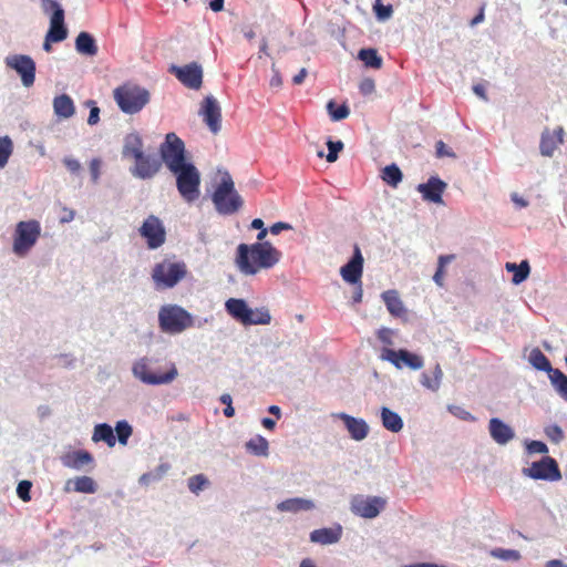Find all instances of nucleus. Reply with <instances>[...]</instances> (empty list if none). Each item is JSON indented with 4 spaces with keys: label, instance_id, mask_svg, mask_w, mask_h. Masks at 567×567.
I'll use <instances>...</instances> for the list:
<instances>
[{
    "label": "nucleus",
    "instance_id": "nucleus-19",
    "mask_svg": "<svg viewBox=\"0 0 567 567\" xmlns=\"http://www.w3.org/2000/svg\"><path fill=\"white\" fill-rule=\"evenodd\" d=\"M336 416L343 422L352 440L362 441L368 436L369 425L363 419H358L343 412L336 414Z\"/></svg>",
    "mask_w": 567,
    "mask_h": 567
},
{
    "label": "nucleus",
    "instance_id": "nucleus-55",
    "mask_svg": "<svg viewBox=\"0 0 567 567\" xmlns=\"http://www.w3.org/2000/svg\"><path fill=\"white\" fill-rule=\"evenodd\" d=\"M526 451L529 454H547L548 447L543 441H526Z\"/></svg>",
    "mask_w": 567,
    "mask_h": 567
},
{
    "label": "nucleus",
    "instance_id": "nucleus-33",
    "mask_svg": "<svg viewBox=\"0 0 567 567\" xmlns=\"http://www.w3.org/2000/svg\"><path fill=\"white\" fill-rule=\"evenodd\" d=\"M505 269L508 272H513L512 282L514 285H520L524 282L530 272V266L526 259L522 260L519 264L506 262Z\"/></svg>",
    "mask_w": 567,
    "mask_h": 567
},
{
    "label": "nucleus",
    "instance_id": "nucleus-45",
    "mask_svg": "<svg viewBox=\"0 0 567 567\" xmlns=\"http://www.w3.org/2000/svg\"><path fill=\"white\" fill-rule=\"evenodd\" d=\"M13 152V143L9 136L0 137V168H3Z\"/></svg>",
    "mask_w": 567,
    "mask_h": 567
},
{
    "label": "nucleus",
    "instance_id": "nucleus-49",
    "mask_svg": "<svg viewBox=\"0 0 567 567\" xmlns=\"http://www.w3.org/2000/svg\"><path fill=\"white\" fill-rule=\"evenodd\" d=\"M373 11L379 21H385L392 17L393 8L391 4H383L381 0H375Z\"/></svg>",
    "mask_w": 567,
    "mask_h": 567
},
{
    "label": "nucleus",
    "instance_id": "nucleus-15",
    "mask_svg": "<svg viewBox=\"0 0 567 567\" xmlns=\"http://www.w3.org/2000/svg\"><path fill=\"white\" fill-rule=\"evenodd\" d=\"M199 115L209 131L217 134L221 128V109L218 101L213 95H207L200 105Z\"/></svg>",
    "mask_w": 567,
    "mask_h": 567
},
{
    "label": "nucleus",
    "instance_id": "nucleus-39",
    "mask_svg": "<svg viewBox=\"0 0 567 567\" xmlns=\"http://www.w3.org/2000/svg\"><path fill=\"white\" fill-rule=\"evenodd\" d=\"M548 378L555 391L567 402V375L559 369H555Z\"/></svg>",
    "mask_w": 567,
    "mask_h": 567
},
{
    "label": "nucleus",
    "instance_id": "nucleus-31",
    "mask_svg": "<svg viewBox=\"0 0 567 567\" xmlns=\"http://www.w3.org/2000/svg\"><path fill=\"white\" fill-rule=\"evenodd\" d=\"M381 422L384 429L392 433H399L403 429L402 417L391 409L382 406L380 411Z\"/></svg>",
    "mask_w": 567,
    "mask_h": 567
},
{
    "label": "nucleus",
    "instance_id": "nucleus-23",
    "mask_svg": "<svg viewBox=\"0 0 567 567\" xmlns=\"http://www.w3.org/2000/svg\"><path fill=\"white\" fill-rule=\"evenodd\" d=\"M342 537V526L337 524L334 527H323L315 529L310 533L311 543L320 545H332L338 543Z\"/></svg>",
    "mask_w": 567,
    "mask_h": 567
},
{
    "label": "nucleus",
    "instance_id": "nucleus-37",
    "mask_svg": "<svg viewBox=\"0 0 567 567\" xmlns=\"http://www.w3.org/2000/svg\"><path fill=\"white\" fill-rule=\"evenodd\" d=\"M171 465L168 463H161L154 470L141 475L138 483L141 485H148L154 482H159L165 474L169 471Z\"/></svg>",
    "mask_w": 567,
    "mask_h": 567
},
{
    "label": "nucleus",
    "instance_id": "nucleus-7",
    "mask_svg": "<svg viewBox=\"0 0 567 567\" xmlns=\"http://www.w3.org/2000/svg\"><path fill=\"white\" fill-rule=\"evenodd\" d=\"M187 274L183 261L171 262L163 260L156 264L152 270V279L157 290L174 288Z\"/></svg>",
    "mask_w": 567,
    "mask_h": 567
},
{
    "label": "nucleus",
    "instance_id": "nucleus-47",
    "mask_svg": "<svg viewBox=\"0 0 567 567\" xmlns=\"http://www.w3.org/2000/svg\"><path fill=\"white\" fill-rule=\"evenodd\" d=\"M491 556L503 561H517L522 555L516 549L495 548L491 551Z\"/></svg>",
    "mask_w": 567,
    "mask_h": 567
},
{
    "label": "nucleus",
    "instance_id": "nucleus-50",
    "mask_svg": "<svg viewBox=\"0 0 567 567\" xmlns=\"http://www.w3.org/2000/svg\"><path fill=\"white\" fill-rule=\"evenodd\" d=\"M545 435L553 443L558 444L565 439L563 429L558 424H549L544 429Z\"/></svg>",
    "mask_w": 567,
    "mask_h": 567
},
{
    "label": "nucleus",
    "instance_id": "nucleus-62",
    "mask_svg": "<svg viewBox=\"0 0 567 567\" xmlns=\"http://www.w3.org/2000/svg\"><path fill=\"white\" fill-rule=\"evenodd\" d=\"M359 89H360L361 94L370 95L371 93L374 92V89H375L374 81L370 78H367L361 81Z\"/></svg>",
    "mask_w": 567,
    "mask_h": 567
},
{
    "label": "nucleus",
    "instance_id": "nucleus-52",
    "mask_svg": "<svg viewBox=\"0 0 567 567\" xmlns=\"http://www.w3.org/2000/svg\"><path fill=\"white\" fill-rule=\"evenodd\" d=\"M328 154L326 156L327 162L333 163L337 161L339 153L343 150V143L341 141H327Z\"/></svg>",
    "mask_w": 567,
    "mask_h": 567
},
{
    "label": "nucleus",
    "instance_id": "nucleus-56",
    "mask_svg": "<svg viewBox=\"0 0 567 567\" xmlns=\"http://www.w3.org/2000/svg\"><path fill=\"white\" fill-rule=\"evenodd\" d=\"M447 410L452 415L462 421H475V417L467 410L460 405H449Z\"/></svg>",
    "mask_w": 567,
    "mask_h": 567
},
{
    "label": "nucleus",
    "instance_id": "nucleus-6",
    "mask_svg": "<svg viewBox=\"0 0 567 567\" xmlns=\"http://www.w3.org/2000/svg\"><path fill=\"white\" fill-rule=\"evenodd\" d=\"M176 178V187L186 202H194L200 192V173L189 161L169 171Z\"/></svg>",
    "mask_w": 567,
    "mask_h": 567
},
{
    "label": "nucleus",
    "instance_id": "nucleus-2",
    "mask_svg": "<svg viewBox=\"0 0 567 567\" xmlns=\"http://www.w3.org/2000/svg\"><path fill=\"white\" fill-rule=\"evenodd\" d=\"M133 377L146 385H163L172 383L178 375L176 364L166 361L161 365V359L153 355H144L136 359L131 368Z\"/></svg>",
    "mask_w": 567,
    "mask_h": 567
},
{
    "label": "nucleus",
    "instance_id": "nucleus-3",
    "mask_svg": "<svg viewBox=\"0 0 567 567\" xmlns=\"http://www.w3.org/2000/svg\"><path fill=\"white\" fill-rule=\"evenodd\" d=\"M220 181L216 185L212 202L215 210L220 216H231L238 213L244 206V198L235 188V183L229 172H220Z\"/></svg>",
    "mask_w": 567,
    "mask_h": 567
},
{
    "label": "nucleus",
    "instance_id": "nucleus-14",
    "mask_svg": "<svg viewBox=\"0 0 567 567\" xmlns=\"http://www.w3.org/2000/svg\"><path fill=\"white\" fill-rule=\"evenodd\" d=\"M138 233L145 239L147 248L151 250L159 248L166 240V230L163 221L155 215H150L144 219Z\"/></svg>",
    "mask_w": 567,
    "mask_h": 567
},
{
    "label": "nucleus",
    "instance_id": "nucleus-36",
    "mask_svg": "<svg viewBox=\"0 0 567 567\" xmlns=\"http://www.w3.org/2000/svg\"><path fill=\"white\" fill-rule=\"evenodd\" d=\"M358 59L363 62L367 68L380 69L382 66V58L378 51L372 48L361 49L358 53Z\"/></svg>",
    "mask_w": 567,
    "mask_h": 567
},
{
    "label": "nucleus",
    "instance_id": "nucleus-35",
    "mask_svg": "<svg viewBox=\"0 0 567 567\" xmlns=\"http://www.w3.org/2000/svg\"><path fill=\"white\" fill-rule=\"evenodd\" d=\"M246 450L256 456H267L269 443L262 435H256L246 442Z\"/></svg>",
    "mask_w": 567,
    "mask_h": 567
},
{
    "label": "nucleus",
    "instance_id": "nucleus-22",
    "mask_svg": "<svg viewBox=\"0 0 567 567\" xmlns=\"http://www.w3.org/2000/svg\"><path fill=\"white\" fill-rule=\"evenodd\" d=\"M225 310L233 319L244 326H247L248 318L252 315V309L247 301L240 298H229L225 302Z\"/></svg>",
    "mask_w": 567,
    "mask_h": 567
},
{
    "label": "nucleus",
    "instance_id": "nucleus-46",
    "mask_svg": "<svg viewBox=\"0 0 567 567\" xmlns=\"http://www.w3.org/2000/svg\"><path fill=\"white\" fill-rule=\"evenodd\" d=\"M271 321L270 312L265 308H258L252 310V315L249 316L247 326L252 324H269Z\"/></svg>",
    "mask_w": 567,
    "mask_h": 567
},
{
    "label": "nucleus",
    "instance_id": "nucleus-12",
    "mask_svg": "<svg viewBox=\"0 0 567 567\" xmlns=\"http://www.w3.org/2000/svg\"><path fill=\"white\" fill-rule=\"evenodd\" d=\"M4 64L17 72L24 87H30L34 84L37 65L30 55L10 54L6 56Z\"/></svg>",
    "mask_w": 567,
    "mask_h": 567
},
{
    "label": "nucleus",
    "instance_id": "nucleus-51",
    "mask_svg": "<svg viewBox=\"0 0 567 567\" xmlns=\"http://www.w3.org/2000/svg\"><path fill=\"white\" fill-rule=\"evenodd\" d=\"M400 357L401 354L399 353V350H394L391 348H384L380 355L382 360L389 361L396 369H402V360L400 359Z\"/></svg>",
    "mask_w": 567,
    "mask_h": 567
},
{
    "label": "nucleus",
    "instance_id": "nucleus-59",
    "mask_svg": "<svg viewBox=\"0 0 567 567\" xmlns=\"http://www.w3.org/2000/svg\"><path fill=\"white\" fill-rule=\"evenodd\" d=\"M442 379H443L442 368H441L440 363H436L433 369V384L429 383V385L431 386V391L436 392L440 389Z\"/></svg>",
    "mask_w": 567,
    "mask_h": 567
},
{
    "label": "nucleus",
    "instance_id": "nucleus-44",
    "mask_svg": "<svg viewBox=\"0 0 567 567\" xmlns=\"http://www.w3.org/2000/svg\"><path fill=\"white\" fill-rule=\"evenodd\" d=\"M114 432H116V441H118L121 445H126L133 433V427L127 421L121 420L116 422Z\"/></svg>",
    "mask_w": 567,
    "mask_h": 567
},
{
    "label": "nucleus",
    "instance_id": "nucleus-30",
    "mask_svg": "<svg viewBox=\"0 0 567 567\" xmlns=\"http://www.w3.org/2000/svg\"><path fill=\"white\" fill-rule=\"evenodd\" d=\"M381 298L388 309V311L393 317H402L406 309L402 302V300L399 297V293L396 290H386L382 292Z\"/></svg>",
    "mask_w": 567,
    "mask_h": 567
},
{
    "label": "nucleus",
    "instance_id": "nucleus-20",
    "mask_svg": "<svg viewBox=\"0 0 567 567\" xmlns=\"http://www.w3.org/2000/svg\"><path fill=\"white\" fill-rule=\"evenodd\" d=\"M491 437L498 445H506L515 437L514 430L498 417H492L488 423Z\"/></svg>",
    "mask_w": 567,
    "mask_h": 567
},
{
    "label": "nucleus",
    "instance_id": "nucleus-9",
    "mask_svg": "<svg viewBox=\"0 0 567 567\" xmlns=\"http://www.w3.org/2000/svg\"><path fill=\"white\" fill-rule=\"evenodd\" d=\"M158 153L161 162L168 171L189 162L186 157L184 141L174 132L165 135L164 141L159 145Z\"/></svg>",
    "mask_w": 567,
    "mask_h": 567
},
{
    "label": "nucleus",
    "instance_id": "nucleus-42",
    "mask_svg": "<svg viewBox=\"0 0 567 567\" xmlns=\"http://www.w3.org/2000/svg\"><path fill=\"white\" fill-rule=\"evenodd\" d=\"M402 360V368L408 367L411 370H420L424 365L423 358L416 353H413L406 349H399Z\"/></svg>",
    "mask_w": 567,
    "mask_h": 567
},
{
    "label": "nucleus",
    "instance_id": "nucleus-48",
    "mask_svg": "<svg viewBox=\"0 0 567 567\" xmlns=\"http://www.w3.org/2000/svg\"><path fill=\"white\" fill-rule=\"evenodd\" d=\"M209 485L208 478L204 474H196L188 478L187 486L188 489L198 495L205 487Z\"/></svg>",
    "mask_w": 567,
    "mask_h": 567
},
{
    "label": "nucleus",
    "instance_id": "nucleus-41",
    "mask_svg": "<svg viewBox=\"0 0 567 567\" xmlns=\"http://www.w3.org/2000/svg\"><path fill=\"white\" fill-rule=\"evenodd\" d=\"M43 13L50 16V21L64 19L65 13L62 6L56 0H40Z\"/></svg>",
    "mask_w": 567,
    "mask_h": 567
},
{
    "label": "nucleus",
    "instance_id": "nucleus-38",
    "mask_svg": "<svg viewBox=\"0 0 567 567\" xmlns=\"http://www.w3.org/2000/svg\"><path fill=\"white\" fill-rule=\"evenodd\" d=\"M48 41L52 42H62L68 37V29L64 23V19H59V21L51 20L50 28L47 33Z\"/></svg>",
    "mask_w": 567,
    "mask_h": 567
},
{
    "label": "nucleus",
    "instance_id": "nucleus-40",
    "mask_svg": "<svg viewBox=\"0 0 567 567\" xmlns=\"http://www.w3.org/2000/svg\"><path fill=\"white\" fill-rule=\"evenodd\" d=\"M381 177L389 186L396 187L401 183V181L403 178V174H402L400 167L393 163V164L386 165L382 169Z\"/></svg>",
    "mask_w": 567,
    "mask_h": 567
},
{
    "label": "nucleus",
    "instance_id": "nucleus-21",
    "mask_svg": "<svg viewBox=\"0 0 567 567\" xmlns=\"http://www.w3.org/2000/svg\"><path fill=\"white\" fill-rule=\"evenodd\" d=\"M61 463L64 467L82 471L86 465L94 464V457L86 450H75L61 456Z\"/></svg>",
    "mask_w": 567,
    "mask_h": 567
},
{
    "label": "nucleus",
    "instance_id": "nucleus-24",
    "mask_svg": "<svg viewBox=\"0 0 567 567\" xmlns=\"http://www.w3.org/2000/svg\"><path fill=\"white\" fill-rule=\"evenodd\" d=\"M316 508V504L312 499L302 497H291L279 502L276 505V509L281 513L297 514L300 512H309Z\"/></svg>",
    "mask_w": 567,
    "mask_h": 567
},
{
    "label": "nucleus",
    "instance_id": "nucleus-57",
    "mask_svg": "<svg viewBox=\"0 0 567 567\" xmlns=\"http://www.w3.org/2000/svg\"><path fill=\"white\" fill-rule=\"evenodd\" d=\"M219 401L221 404L226 405L224 409V415L226 417H233L235 415V409L233 406L231 395L228 393H224L220 395Z\"/></svg>",
    "mask_w": 567,
    "mask_h": 567
},
{
    "label": "nucleus",
    "instance_id": "nucleus-63",
    "mask_svg": "<svg viewBox=\"0 0 567 567\" xmlns=\"http://www.w3.org/2000/svg\"><path fill=\"white\" fill-rule=\"evenodd\" d=\"M392 333L390 328L382 327L378 330V339L385 344H392Z\"/></svg>",
    "mask_w": 567,
    "mask_h": 567
},
{
    "label": "nucleus",
    "instance_id": "nucleus-34",
    "mask_svg": "<svg viewBox=\"0 0 567 567\" xmlns=\"http://www.w3.org/2000/svg\"><path fill=\"white\" fill-rule=\"evenodd\" d=\"M528 361L538 371H544L548 374V377L555 371V368L551 367L548 358L538 349L534 348L529 355Z\"/></svg>",
    "mask_w": 567,
    "mask_h": 567
},
{
    "label": "nucleus",
    "instance_id": "nucleus-16",
    "mask_svg": "<svg viewBox=\"0 0 567 567\" xmlns=\"http://www.w3.org/2000/svg\"><path fill=\"white\" fill-rule=\"evenodd\" d=\"M363 256L358 246H354L351 258L340 268L342 279L350 285H360L363 274Z\"/></svg>",
    "mask_w": 567,
    "mask_h": 567
},
{
    "label": "nucleus",
    "instance_id": "nucleus-53",
    "mask_svg": "<svg viewBox=\"0 0 567 567\" xmlns=\"http://www.w3.org/2000/svg\"><path fill=\"white\" fill-rule=\"evenodd\" d=\"M84 105L90 109V114L87 117V124L90 126H94L100 122V107L96 102L93 100H87L84 102Z\"/></svg>",
    "mask_w": 567,
    "mask_h": 567
},
{
    "label": "nucleus",
    "instance_id": "nucleus-18",
    "mask_svg": "<svg viewBox=\"0 0 567 567\" xmlns=\"http://www.w3.org/2000/svg\"><path fill=\"white\" fill-rule=\"evenodd\" d=\"M446 186V183L439 176H431L427 182L419 184L416 190L422 195L424 200L441 204L443 203L442 195Z\"/></svg>",
    "mask_w": 567,
    "mask_h": 567
},
{
    "label": "nucleus",
    "instance_id": "nucleus-28",
    "mask_svg": "<svg viewBox=\"0 0 567 567\" xmlns=\"http://www.w3.org/2000/svg\"><path fill=\"white\" fill-rule=\"evenodd\" d=\"M73 489L76 493L94 494L97 491L96 482L90 476H78L74 480L66 481L64 492Z\"/></svg>",
    "mask_w": 567,
    "mask_h": 567
},
{
    "label": "nucleus",
    "instance_id": "nucleus-32",
    "mask_svg": "<svg viewBox=\"0 0 567 567\" xmlns=\"http://www.w3.org/2000/svg\"><path fill=\"white\" fill-rule=\"evenodd\" d=\"M92 441L104 442L109 447H113L116 444V436L114 429L107 423H100L94 426Z\"/></svg>",
    "mask_w": 567,
    "mask_h": 567
},
{
    "label": "nucleus",
    "instance_id": "nucleus-29",
    "mask_svg": "<svg viewBox=\"0 0 567 567\" xmlns=\"http://www.w3.org/2000/svg\"><path fill=\"white\" fill-rule=\"evenodd\" d=\"M75 50L85 56H94L99 51L94 37L86 31L80 32L75 38Z\"/></svg>",
    "mask_w": 567,
    "mask_h": 567
},
{
    "label": "nucleus",
    "instance_id": "nucleus-10",
    "mask_svg": "<svg viewBox=\"0 0 567 567\" xmlns=\"http://www.w3.org/2000/svg\"><path fill=\"white\" fill-rule=\"evenodd\" d=\"M522 474L536 481L557 482L561 478L557 461L548 455L533 462L529 467H523Z\"/></svg>",
    "mask_w": 567,
    "mask_h": 567
},
{
    "label": "nucleus",
    "instance_id": "nucleus-43",
    "mask_svg": "<svg viewBox=\"0 0 567 567\" xmlns=\"http://www.w3.org/2000/svg\"><path fill=\"white\" fill-rule=\"evenodd\" d=\"M327 111L330 118L334 122L347 118L350 113L348 105H337L336 102L332 100L327 103Z\"/></svg>",
    "mask_w": 567,
    "mask_h": 567
},
{
    "label": "nucleus",
    "instance_id": "nucleus-26",
    "mask_svg": "<svg viewBox=\"0 0 567 567\" xmlns=\"http://www.w3.org/2000/svg\"><path fill=\"white\" fill-rule=\"evenodd\" d=\"M143 138L137 132L128 133L124 137L123 148H122V156L123 157H132L137 158L142 157L143 152Z\"/></svg>",
    "mask_w": 567,
    "mask_h": 567
},
{
    "label": "nucleus",
    "instance_id": "nucleus-11",
    "mask_svg": "<svg viewBox=\"0 0 567 567\" xmlns=\"http://www.w3.org/2000/svg\"><path fill=\"white\" fill-rule=\"evenodd\" d=\"M386 501L381 496L355 494L350 499V511L353 515L372 519L385 507Z\"/></svg>",
    "mask_w": 567,
    "mask_h": 567
},
{
    "label": "nucleus",
    "instance_id": "nucleus-61",
    "mask_svg": "<svg viewBox=\"0 0 567 567\" xmlns=\"http://www.w3.org/2000/svg\"><path fill=\"white\" fill-rule=\"evenodd\" d=\"M435 148L437 157H455V153L452 150H450L443 141L436 142Z\"/></svg>",
    "mask_w": 567,
    "mask_h": 567
},
{
    "label": "nucleus",
    "instance_id": "nucleus-8",
    "mask_svg": "<svg viewBox=\"0 0 567 567\" xmlns=\"http://www.w3.org/2000/svg\"><path fill=\"white\" fill-rule=\"evenodd\" d=\"M41 235L38 220H23L16 225L12 250L17 256L24 257L37 244Z\"/></svg>",
    "mask_w": 567,
    "mask_h": 567
},
{
    "label": "nucleus",
    "instance_id": "nucleus-58",
    "mask_svg": "<svg viewBox=\"0 0 567 567\" xmlns=\"http://www.w3.org/2000/svg\"><path fill=\"white\" fill-rule=\"evenodd\" d=\"M63 164L65 165L68 171L74 175L79 174L82 169L80 161L71 156H65L63 158Z\"/></svg>",
    "mask_w": 567,
    "mask_h": 567
},
{
    "label": "nucleus",
    "instance_id": "nucleus-25",
    "mask_svg": "<svg viewBox=\"0 0 567 567\" xmlns=\"http://www.w3.org/2000/svg\"><path fill=\"white\" fill-rule=\"evenodd\" d=\"M563 134L564 130L561 127L555 130L553 134L548 131H545L542 134L539 143L540 154L546 157L553 156L557 145L563 143Z\"/></svg>",
    "mask_w": 567,
    "mask_h": 567
},
{
    "label": "nucleus",
    "instance_id": "nucleus-13",
    "mask_svg": "<svg viewBox=\"0 0 567 567\" xmlns=\"http://www.w3.org/2000/svg\"><path fill=\"white\" fill-rule=\"evenodd\" d=\"M168 72L173 74L185 87L197 91L203 85V66L198 62L185 65L172 64Z\"/></svg>",
    "mask_w": 567,
    "mask_h": 567
},
{
    "label": "nucleus",
    "instance_id": "nucleus-1",
    "mask_svg": "<svg viewBox=\"0 0 567 567\" xmlns=\"http://www.w3.org/2000/svg\"><path fill=\"white\" fill-rule=\"evenodd\" d=\"M281 252L269 241L239 244L236 249L235 265L246 276H254L260 269H270L279 262Z\"/></svg>",
    "mask_w": 567,
    "mask_h": 567
},
{
    "label": "nucleus",
    "instance_id": "nucleus-27",
    "mask_svg": "<svg viewBox=\"0 0 567 567\" xmlns=\"http://www.w3.org/2000/svg\"><path fill=\"white\" fill-rule=\"evenodd\" d=\"M53 111L56 117L59 118H70L75 113V105L72 97L65 93L56 95L53 99Z\"/></svg>",
    "mask_w": 567,
    "mask_h": 567
},
{
    "label": "nucleus",
    "instance_id": "nucleus-4",
    "mask_svg": "<svg viewBox=\"0 0 567 567\" xmlns=\"http://www.w3.org/2000/svg\"><path fill=\"white\" fill-rule=\"evenodd\" d=\"M118 109L127 115L140 113L151 101L150 91L135 83H124L113 92Z\"/></svg>",
    "mask_w": 567,
    "mask_h": 567
},
{
    "label": "nucleus",
    "instance_id": "nucleus-64",
    "mask_svg": "<svg viewBox=\"0 0 567 567\" xmlns=\"http://www.w3.org/2000/svg\"><path fill=\"white\" fill-rule=\"evenodd\" d=\"M75 217V212L71 208L63 207V215L60 217L61 224L71 223Z\"/></svg>",
    "mask_w": 567,
    "mask_h": 567
},
{
    "label": "nucleus",
    "instance_id": "nucleus-60",
    "mask_svg": "<svg viewBox=\"0 0 567 567\" xmlns=\"http://www.w3.org/2000/svg\"><path fill=\"white\" fill-rule=\"evenodd\" d=\"M101 159L100 158H93L90 162V174L91 179L95 184L100 179L101 176Z\"/></svg>",
    "mask_w": 567,
    "mask_h": 567
},
{
    "label": "nucleus",
    "instance_id": "nucleus-5",
    "mask_svg": "<svg viewBox=\"0 0 567 567\" xmlns=\"http://www.w3.org/2000/svg\"><path fill=\"white\" fill-rule=\"evenodd\" d=\"M158 326L164 333L178 334L195 326L190 312L178 305H164L158 311Z\"/></svg>",
    "mask_w": 567,
    "mask_h": 567
},
{
    "label": "nucleus",
    "instance_id": "nucleus-17",
    "mask_svg": "<svg viewBox=\"0 0 567 567\" xmlns=\"http://www.w3.org/2000/svg\"><path fill=\"white\" fill-rule=\"evenodd\" d=\"M162 162L153 154H142V157L135 158V165L130 168V173L140 179H150L161 169Z\"/></svg>",
    "mask_w": 567,
    "mask_h": 567
},
{
    "label": "nucleus",
    "instance_id": "nucleus-54",
    "mask_svg": "<svg viewBox=\"0 0 567 567\" xmlns=\"http://www.w3.org/2000/svg\"><path fill=\"white\" fill-rule=\"evenodd\" d=\"M32 482L28 480L20 481L17 486V495L23 502L31 501Z\"/></svg>",
    "mask_w": 567,
    "mask_h": 567
}]
</instances>
